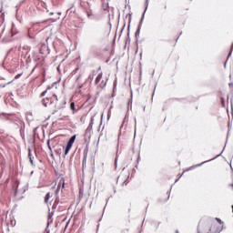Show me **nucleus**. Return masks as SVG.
<instances>
[{"instance_id": "1", "label": "nucleus", "mask_w": 233, "mask_h": 233, "mask_svg": "<svg viewBox=\"0 0 233 233\" xmlns=\"http://www.w3.org/2000/svg\"><path fill=\"white\" fill-rule=\"evenodd\" d=\"M221 228L215 224L209 225L207 222H198V233H219Z\"/></svg>"}, {"instance_id": "2", "label": "nucleus", "mask_w": 233, "mask_h": 233, "mask_svg": "<svg viewBox=\"0 0 233 233\" xmlns=\"http://www.w3.org/2000/svg\"><path fill=\"white\" fill-rule=\"evenodd\" d=\"M218 223L212 221V220H200L199 223L204 222V223H208L209 225H216V227H219L221 229L219 230V233L223 230V222L221 221L220 218H215Z\"/></svg>"}, {"instance_id": "3", "label": "nucleus", "mask_w": 233, "mask_h": 233, "mask_svg": "<svg viewBox=\"0 0 233 233\" xmlns=\"http://www.w3.org/2000/svg\"><path fill=\"white\" fill-rule=\"evenodd\" d=\"M101 79H103V72L98 73L95 80V84L97 85L100 88H105L106 86V82L102 81L101 83H99Z\"/></svg>"}, {"instance_id": "4", "label": "nucleus", "mask_w": 233, "mask_h": 233, "mask_svg": "<svg viewBox=\"0 0 233 233\" xmlns=\"http://www.w3.org/2000/svg\"><path fill=\"white\" fill-rule=\"evenodd\" d=\"M76 136L74 135L69 141L67 142V145L66 147V150H65V156L68 155V153L70 152L72 146L74 145L75 141H76Z\"/></svg>"}, {"instance_id": "5", "label": "nucleus", "mask_w": 233, "mask_h": 233, "mask_svg": "<svg viewBox=\"0 0 233 233\" xmlns=\"http://www.w3.org/2000/svg\"><path fill=\"white\" fill-rule=\"evenodd\" d=\"M13 36L14 35L11 31H8V35H6V32L5 31V29L0 34V39H4L5 41H10Z\"/></svg>"}, {"instance_id": "6", "label": "nucleus", "mask_w": 233, "mask_h": 233, "mask_svg": "<svg viewBox=\"0 0 233 233\" xmlns=\"http://www.w3.org/2000/svg\"><path fill=\"white\" fill-rule=\"evenodd\" d=\"M63 188H65V177H61L59 178V182H58V185H57V188L56 190V194L57 196V194H59V190H63Z\"/></svg>"}, {"instance_id": "7", "label": "nucleus", "mask_w": 233, "mask_h": 233, "mask_svg": "<svg viewBox=\"0 0 233 233\" xmlns=\"http://www.w3.org/2000/svg\"><path fill=\"white\" fill-rule=\"evenodd\" d=\"M42 104L44 106H47L48 105H52V98L46 97L42 100Z\"/></svg>"}, {"instance_id": "8", "label": "nucleus", "mask_w": 233, "mask_h": 233, "mask_svg": "<svg viewBox=\"0 0 233 233\" xmlns=\"http://www.w3.org/2000/svg\"><path fill=\"white\" fill-rule=\"evenodd\" d=\"M50 198H52V194L51 193H47L45 197V203L46 205H48V203H50Z\"/></svg>"}, {"instance_id": "9", "label": "nucleus", "mask_w": 233, "mask_h": 233, "mask_svg": "<svg viewBox=\"0 0 233 233\" xmlns=\"http://www.w3.org/2000/svg\"><path fill=\"white\" fill-rule=\"evenodd\" d=\"M22 49L25 51L24 54L26 56L28 53H30L31 47L29 46H24Z\"/></svg>"}, {"instance_id": "10", "label": "nucleus", "mask_w": 233, "mask_h": 233, "mask_svg": "<svg viewBox=\"0 0 233 233\" xmlns=\"http://www.w3.org/2000/svg\"><path fill=\"white\" fill-rule=\"evenodd\" d=\"M33 59L34 61H41V56L39 54H35Z\"/></svg>"}, {"instance_id": "11", "label": "nucleus", "mask_w": 233, "mask_h": 233, "mask_svg": "<svg viewBox=\"0 0 233 233\" xmlns=\"http://www.w3.org/2000/svg\"><path fill=\"white\" fill-rule=\"evenodd\" d=\"M86 15H87L88 19H90V17H92L94 15V12H92V9H89L86 11Z\"/></svg>"}, {"instance_id": "12", "label": "nucleus", "mask_w": 233, "mask_h": 233, "mask_svg": "<svg viewBox=\"0 0 233 233\" xmlns=\"http://www.w3.org/2000/svg\"><path fill=\"white\" fill-rule=\"evenodd\" d=\"M220 104H221V106L225 108V98L223 96L220 97Z\"/></svg>"}, {"instance_id": "13", "label": "nucleus", "mask_w": 233, "mask_h": 233, "mask_svg": "<svg viewBox=\"0 0 233 233\" xmlns=\"http://www.w3.org/2000/svg\"><path fill=\"white\" fill-rule=\"evenodd\" d=\"M70 108H71V110H73V111L76 110V104H75L74 102H72V103L70 104Z\"/></svg>"}, {"instance_id": "14", "label": "nucleus", "mask_w": 233, "mask_h": 233, "mask_svg": "<svg viewBox=\"0 0 233 233\" xmlns=\"http://www.w3.org/2000/svg\"><path fill=\"white\" fill-rule=\"evenodd\" d=\"M47 90H45L44 92L41 93L40 97H45L46 96Z\"/></svg>"}, {"instance_id": "15", "label": "nucleus", "mask_w": 233, "mask_h": 233, "mask_svg": "<svg viewBox=\"0 0 233 233\" xmlns=\"http://www.w3.org/2000/svg\"><path fill=\"white\" fill-rule=\"evenodd\" d=\"M122 185H125V186L128 185V177H127V178L125 179V181L123 182Z\"/></svg>"}, {"instance_id": "16", "label": "nucleus", "mask_w": 233, "mask_h": 233, "mask_svg": "<svg viewBox=\"0 0 233 233\" xmlns=\"http://www.w3.org/2000/svg\"><path fill=\"white\" fill-rule=\"evenodd\" d=\"M52 98H53L55 101H58L56 95H53Z\"/></svg>"}, {"instance_id": "17", "label": "nucleus", "mask_w": 233, "mask_h": 233, "mask_svg": "<svg viewBox=\"0 0 233 233\" xmlns=\"http://www.w3.org/2000/svg\"><path fill=\"white\" fill-rule=\"evenodd\" d=\"M52 208H53V210H55L56 208H57V204H53Z\"/></svg>"}, {"instance_id": "18", "label": "nucleus", "mask_w": 233, "mask_h": 233, "mask_svg": "<svg viewBox=\"0 0 233 233\" xmlns=\"http://www.w3.org/2000/svg\"><path fill=\"white\" fill-rule=\"evenodd\" d=\"M55 205H59V199H56L55 202H54Z\"/></svg>"}, {"instance_id": "19", "label": "nucleus", "mask_w": 233, "mask_h": 233, "mask_svg": "<svg viewBox=\"0 0 233 233\" xmlns=\"http://www.w3.org/2000/svg\"><path fill=\"white\" fill-rule=\"evenodd\" d=\"M121 179H123V175H120L117 178V181H121Z\"/></svg>"}, {"instance_id": "20", "label": "nucleus", "mask_w": 233, "mask_h": 233, "mask_svg": "<svg viewBox=\"0 0 233 233\" xmlns=\"http://www.w3.org/2000/svg\"><path fill=\"white\" fill-rule=\"evenodd\" d=\"M5 86H6V85L0 84V88H5Z\"/></svg>"}, {"instance_id": "21", "label": "nucleus", "mask_w": 233, "mask_h": 233, "mask_svg": "<svg viewBox=\"0 0 233 233\" xmlns=\"http://www.w3.org/2000/svg\"><path fill=\"white\" fill-rule=\"evenodd\" d=\"M44 233H50V230L46 229V231Z\"/></svg>"}, {"instance_id": "22", "label": "nucleus", "mask_w": 233, "mask_h": 233, "mask_svg": "<svg viewBox=\"0 0 233 233\" xmlns=\"http://www.w3.org/2000/svg\"><path fill=\"white\" fill-rule=\"evenodd\" d=\"M28 156H29V157H30V156H32V154L29 152V155H28Z\"/></svg>"}, {"instance_id": "23", "label": "nucleus", "mask_w": 233, "mask_h": 233, "mask_svg": "<svg viewBox=\"0 0 233 233\" xmlns=\"http://www.w3.org/2000/svg\"><path fill=\"white\" fill-rule=\"evenodd\" d=\"M30 161H31V163H33V161H32V157H30Z\"/></svg>"}, {"instance_id": "24", "label": "nucleus", "mask_w": 233, "mask_h": 233, "mask_svg": "<svg viewBox=\"0 0 233 233\" xmlns=\"http://www.w3.org/2000/svg\"><path fill=\"white\" fill-rule=\"evenodd\" d=\"M231 208H232V213H233V205L231 206Z\"/></svg>"}, {"instance_id": "25", "label": "nucleus", "mask_w": 233, "mask_h": 233, "mask_svg": "<svg viewBox=\"0 0 233 233\" xmlns=\"http://www.w3.org/2000/svg\"><path fill=\"white\" fill-rule=\"evenodd\" d=\"M94 79V76L91 77V81Z\"/></svg>"}, {"instance_id": "26", "label": "nucleus", "mask_w": 233, "mask_h": 233, "mask_svg": "<svg viewBox=\"0 0 233 233\" xmlns=\"http://www.w3.org/2000/svg\"><path fill=\"white\" fill-rule=\"evenodd\" d=\"M48 147H49V148H51V147H50V143H48Z\"/></svg>"}, {"instance_id": "27", "label": "nucleus", "mask_w": 233, "mask_h": 233, "mask_svg": "<svg viewBox=\"0 0 233 233\" xmlns=\"http://www.w3.org/2000/svg\"><path fill=\"white\" fill-rule=\"evenodd\" d=\"M40 54H43V52L40 50Z\"/></svg>"}, {"instance_id": "28", "label": "nucleus", "mask_w": 233, "mask_h": 233, "mask_svg": "<svg viewBox=\"0 0 233 233\" xmlns=\"http://www.w3.org/2000/svg\"><path fill=\"white\" fill-rule=\"evenodd\" d=\"M96 73V71H93V74H95Z\"/></svg>"}, {"instance_id": "29", "label": "nucleus", "mask_w": 233, "mask_h": 233, "mask_svg": "<svg viewBox=\"0 0 233 233\" xmlns=\"http://www.w3.org/2000/svg\"><path fill=\"white\" fill-rule=\"evenodd\" d=\"M147 3H148V0H147Z\"/></svg>"}]
</instances>
